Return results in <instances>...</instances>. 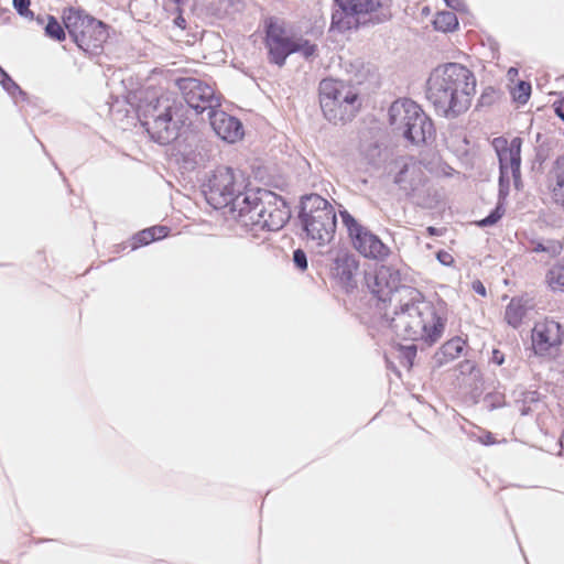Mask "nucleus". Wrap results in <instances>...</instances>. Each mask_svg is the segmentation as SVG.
Instances as JSON below:
<instances>
[{"label": "nucleus", "mask_w": 564, "mask_h": 564, "mask_svg": "<svg viewBox=\"0 0 564 564\" xmlns=\"http://www.w3.org/2000/svg\"><path fill=\"white\" fill-rule=\"evenodd\" d=\"M425 181L426 175L423 165L413 159L405 162L394 177V182L408 195L420 189Z\"/></svg>", "instance_id": "16"}, {"label": "nucleus", "mask_w": 564, "mask_h": 564, "mask_svg": "<svg viewBox=\"0 0 564 564\" xmlns=\"http://www.w3.org/2000/svg\"><path fill=\"white\" fill-rule=\"evenodd\" d=\"M107 37L106 24L93 18L89 26L85 30L84 42H76V44L86 52H94L102 46Z\"/></svg>", "instance_id": "21"}, {"label": "nucleus", "mask_w": 564, "mask_h": 564, "mask_svg": "<svg viewBox=\"0 0 564 564\" xmlns=\"http://www.w3.org/2000/svg\"><path fill=\"white\" fill-rule=\"evenodd\" d=\"M475 94L476 77L459 63L438 65L427 79L426 98L445 118H456L466 112Z\"/></svg>", "instance_id": "2"}, {"label": "nucleus", "mask_w": 564, "mask_h": 564, "mask_svg": "<svg viewBox=\"0 0 564 564\" xmlns=\"http://www.w3.org/2000/svg\"><path fill=\"white\" fill-rule=\"evenodd\" d=\"M3 73H6V72H4V70H3V68L0 66V75H1V76H3Z\"/></svg>", "instance_id": "49"}, {"label": "nucleus", "mask_w": 564, "mask_h": 564, "mask_svg": "<svg viewBox=\"0 0 564 564\" xmlns=\"http://www.w3.org/2000/svg\"><path fill=\"white\" fill-rule=\"evenodd\" d=\"M459 369L462 373H473L476 367L471 361L466 360L459 365Z\"/></svg>", "instance_id": "40"}, {"label": "nucleus", "mask_w": 564, "mask_h": 564, "mask_svg": "<svg viewBox=\"0 0 564 564\" xmlns=\"http://www.w3.org/2000/svg\"><path fill=\"white\" fill-rule=\"evenodd\" d=\"M465 340L460 337H454L447 340L442 347L435 352L433 360L437 367H442L445 364L459 357L465 348Z\"/></svg>", "instance_id": "23"}, {"label": "nucleus", "mask_w": 564, "mask_h": 564, "mask_svg": "<svg viewBox=\"0 0 564 564\" xmlns=\"http://www.w3.org/2000/svg\"><path fill=\"white\" fill-rule=\"evenodd\" d=\"M437 260L444 265H451L454 262L453 256L446 251H438Z\"/></svg>", "instance_id": "35"}, {"label": "nucleus", "mask_w": 564, "mask_h": 564, "mask_svg": "<svg viewBox=\"0 0 564 564\" xmlns=\"http://www.w3.org/2000/svg\"><path fill=\"white\" fill-rule=\"evenodd\" d=\"M208 120L216 134L229 143L236 142L243 135L241 122L219 108L210 112Z\"/></svg>", "instance_id": "15"}, {"label": "nucleus", "mask_w": 564, "mask_h": 564, "mask_svg": "<svg viewBox=\"0 0 564 564\" xmlns=\"http://www.w3.org/2000/svg\"><path fill=\"white\" fill-rule=\"evenodd\" d=\"M509 74H511V75L517 74V69H516V68H510V69H509Z\"/></svg>", "instance_id": "48"}, {"label": "nucleus", "mask_w": 564, "mask_h": 564, "mask_svg": "<svg viewBox=\"0 0 564 564\" xmlns=\"http://www.w3.org/2000/svg\"><path fill=\"white\" fill-rule=\"evenodd\" d=\"M45 34L59 42L65 40V31L54 17H48V22L45 26Z\"/></svg>", "instance_id": "28"}, {"label": "nucleus", "mask_w": 564, "mask_h": 564, "mask_svg": "<svg viewBox=\"0 0 564 564\" xmlns=\"http://www.w3.org/2000/svg\"><path fill=\"white\" fill-rule=\"evenodd\" d=\"M547 283L553 291L564 290V261L554 264L547 272Z\"/></svg>", "instance_id": "27"}, {"label": "nucleus", "mask_w": 564, "mask_h": 564, "mask_svg": "<svg viewBox=\"0 0 564 564\" xmlns=\"http://www.w3.org/2000/svg\"><path fill=\"white\" fill-rule=\"evenodd\" d=\"M138 112L141 124L160 144L176 140L185 124L184 105L171 91L147 88L140 98Z\"/></svg>", "instance_id": "3"}, {"label": "nucleus", "mask_w": 564, "mask_h": 564, "mask_svg": "<svg viewBox=\"0 0 564 564\" xmlns=\"http://www.w3.org/2000/svg\"><path fill=\"white\" fill-rule=\"evenodd\" d=\"M265 44L270 61L283 66L289 55L301 53L305 58L316 54L317 46L301 36H290L281 25L270 22L267 26Z\"/></svg>", "instance_id": "10"}, {"label": "nucleus", "mask_w": 564, "mask_h": 564, "mask_svg": "<svg viewBox=\"0 0 564 564\" xmlns=\"http://www.w3.org/2000/svg\"><path fill=\"white\" fill-rule=\"evenodd\" d=\"M380 149L377 144H371L369 152L366 153V158L370 163H375L377 158L379 156Z\"/></svg>", "instance_id": "37"}, {"label": "nucleus", "mask_w": 564, "mask_h": 564, "mask_svg": "<svg viewBox=\"0 0 564 564\" xmlns=\"http://www.w3.org/2000/svg\"><path fill=\"white\" fill-rule=\"evenodd\" d=\"M330 31L344 33L361 25L378 24L390 18L384 0H335Z\"/></svg>", "instance_id": "5"}, {"label": "nucleus", "mask_w": 564, "mask_h": 564, "mask_svg": "<svg viewBox=\"0 0 564 564\" xmlns=\"http://www.w3.org/2000/svg\"><path fill=\"white\" fill-rule=\"evenodd\" d=\"M175 23L178 25V26H182L184 28V23H185V20L182 18V17H178L175 19Z\"/></svg>", "instance_id": "45"}, {"label": "nucleus", "mask_w": 564, "mask_h": 564, "mask_svg": "<svg viewBox=\"0 0 564 564\" xmlns=\"http://www.w3.org/2000/svg\"><path fill=\"white\" fill-rule=\"evenodd\" d=\"M416 355V347L414 345L408 346L405 348V357L409 359L410 364H412L411 359Z\"/></svg>", "instance_id": "42"}, {"label": "nucleus", "mask_w": 564, "mask_h": 564, "mask_svg": "<svg viewBox=\"0 0 564 564\" xmlns=\"http://www.w3.org/2000/svg\"><path fill=\"white\" fill-rule=\"evenodd\" d=\"M219 3L228 13L238 12L245 6L243 0H219Z\"/></svg>", "instance_id": "32"}, {"label": "nucleus", "mask_w": 564, "mask_h": 564, "mask_svg": "<svg viewBox=\"0 0 564 564\" xmlns=\"http://www.w3.org/2000/svg\"><path fill=\"white\" fill-rule=\"evenodd\" d=\"M547 184L553 202L564 209V154L554 161L549 172Z\"/></svg>", "instance_id": "20"}, {"label": "nucleus", "mask_w": 564, "mask_h": 564, "mask_svg": "<svg viewBox=\"0 0 564 564\" xmlns=\"http://www.w3.org/2000/svg\"><path fill=\"white\" fill-rule=\"evenodd\" d=\"M175 85L187 106L197 113L207 111V116H209L212 111L220 107V98L216 95L214 87L198 78H178Z\"/></svg>", "instance_id": "12"}, {"label": "nucleus", "mask_w": 564, "mask_h": 564, "mask_svg": "<svg viewBox=\"0 0 564 564\" xmlns=\"http://www.w3.org/2000/svg\"><path fill=\"white\" fill-rule=\"evenodd\" d=\"M339 215L354 248L364 257L383 259L389 254V248L368 228L359 224L347 210Z\"/></svg>", "instance_id": "11"}, {"label": "nucleus", "mask_w": 564, "mask_h": 564, "mask_svg": "<svg viewBox=\"0 0 564 564\" xmlns=\"http://www.w3.org/2000/svg\"><path fill=\"white\" fill-rule=\"evenodd\" d=\"M473 290L477 293V294H480L482 296L486 295V288L484 286V284L480 282V281H475L473 283Z\"/></svg>", "instance_id": "41"}, {"label": "nucleus", "mask_w": 564, "mask_h": 564, "mask_svg": "<svg viewBox=\"0 0 564 564\" xmlns=\"http://www.w3.org/2000/svg\"><path fill=\"white\" fill-rule=\"evenodd\" d=\"M93 17L84 11L69 8L64 11L63 22L69 35L76 42H84L85 30L89 26Z\"/></svg>", "instance_id": "18"}, {"label": "nucleus", "mask_w": 564, "mask_h": 564, "mask_svg": "<svg viewBox=\"0 0 564 564\" xmlns=\"http://www.w3.org/2000/svg\"><path fill=\"white\" fill-rule=\"evenodd\" d=\"M307 237L317 246L329 243L336 230V213L333 205L317 194L302 197L299 215Z\"/></svg>", "instance_id": "7"}, {"label": "nucleus", "mask_w": 564, "mask_h": 564, "mask_svg": "<svg viewBox=\"0 0 564 564\" xmlns=\"http://www.w3.org/2000/svg\"><path fill=\"white\" fill-rule=\"evenodd\" d=\"M447 7L456 10V11H464L465 10V3L463 0H444Z\"/></svg>", "instance_id": "38"}, {"label": "nucleus", "mask_w": 564, "mask_h": 564, "mask_svg": "<svg viewBox=\"0 0 564 564\" xmlns=\"http://www.w3.org/2000/svg\"><path fill=\"white\" fill-rule=\"evenodd\" d=\"M427 232L431 235V236H434V235H441V231L440 229L435 228V227H427Z\"/></svg>", "instance_id": "43"}, {"label": "nucleus", "mask_w": 564, "mask_h": 564, "mask_svg": "<svg viewBox=\"0 0 564 564\" xmlns=\"http://www.w3.org/2000/svg\"><path fill=\"white\" fill-rule=\"evenodd\" d=\"M30 0H13V7L17 12L25 18L32 17L33 13L29 9Z\"/></svg>", "instance_id": "34"}, {"label": "nucleus", "mask_w": 564, "mask_h": 564, "mask_svg": "<svg viewBox=\"0 0 564 564\" xmlns=\"http://www.w3.org/2000/svg\"><path fill=\"white\" fill-rule=\"evenodd\" d=\"M447 312L445 302L432 303L426 301L419 290L404 288L400 292V302L394 308L393 316L386 315V322L395 336L432 345L444 333Z\"/></svg>", "instance_id": "1"}, {"label": "nucleus", "mask_w": 564, "mask_h": 564, "mask_svg": "<svg viewBox=\"0 0 564 564\" xmlns=\"http://www.w3.org/2000/svg\"><path fill=\"white\" fill-rule=\"evenodd\" d=\"M242 181L228 166H218L204 184V194L207 203L215 209L230 206L232 213L239 214L238 200L245 203L252 197V192H241Z\"/></svg>", "instance_id": "9"}, {"label": "nucleus", "mask_w": 564, "mask_h": 564, "mask_svg": "<svg viewBox=\"0 0 564 564\" xmlns=\"http://www.w3.org/2000/svg\"><path fill=\"white\" fill-rule=\"evenodd\" d=\"M293 262L296 268H299L301 271H304L307 269V258L305 252L302 249H296L293 252Z\"/></svg>", "instance_id": "33"}, {"label": "nucleus", "mask_w": 564, "mask_h": 564, "mask_svg": "<svg viewBox=\"0 0 564 564\" xmlns=\"http://www.w3.org/2000/svg\"><path fill=\"white\" fill-rule=\"evenodd\" d=\"M151 228H152L153 235L155 237V240L162 239V238L166 237L169 234V228L165 226H153Z\"/></svg>", "instance_id": "36"}, {"label": "nucleus", "mask_w": 564, "mask_h": 564, "mask_svg": "<svg viewBox=\"0 0 564 564\" xmlns=\"http://www.w3.org/2000/svg\"><path fill=\"white\" fill-rule=\"evenodd\" d=\"M0 83L3 89H6L8 94H10L12 97H15L17 94H19L20 96L24 95L19 85L7 73H3Z\"/></svg>", "instance_id": "30"}, {"label": "nucleus", "mask_w": 564, "mask_h": 564, "mask_svg": "<svg viewBox=\"0 0 564 564\" xmlns=\"http://www.w3.org/2000/svg\"><path fill=\"white\" fill-rule=\"evenodd\" d=\"M563 332L558 322L545 318L532 329V346L535 354L544 356L562 344Z\"/></svg>", "instance_id": "14"}, {"label": "nucleus", "mask_w": 564, "mask_h": 564, "mask_svg": "<svg viewBox=\"0 0 564 564\" xmlns=\"http://www.w3.org/2000/svg\"><path fill=\"white\" fill-rule=\"evenodd\" d=\"M433 23L435 29L442 32L453 31L458 25L457 17L449 11L438 12Z\"/></svg>", "instance_id": "26"}, {"label": "nucleus", "mask_w": 564, "mask_h": 564, "mask_svg": "<svg viewBox=\"0 0 564 564\" xmlns=\"http://www.w3.org/2000/svg\"><path fill=\"white\" fill-rule=\"evenodd\" d=\"M155 237L153 235L152 228H147L141 230L134 236V243L132 246V249L137 248L138 246L142 245H149L150 242L154 241Z\"/></svg>", "instance_id": "31"}, {"label": "nucleus", "mask_w": 564, "mask_h": 564, "mask_svg": "<svg viewBox=\"0 0 564 564\" xmlns=\"http://www.w3.org/2000/svg\"><path fill=\"white\" fill-rule=\"evenodd\" d=\"M389 123L392 130L412 144L425 143L434 134L432 120L411 99H398L389 108Z\"/></svg>", "instance_id": "6"}, {"label": "nucleus", "mask_w": 564, "mask_h": 564, "mask_svg": "<svg viewBox=\"0 0 564 564\" xmlns=\"http://www.w3.org/2000/svg\"><path fill=\"white\" fill-rule=\"evenodd\" d=\"M171 1L174 2L175 4H177L178 7L184 6L187 2V0H171Z\"/></svg>", "instance_id": "46"}, {"label": "nucleus", "mask_w": 564, "mask_h": 564, "mask_svg": "<svg viewBox=\"0 0 564 564\" xmlns=\"http://www.w3.org/2000/svg\"><path fill=\"white\" fill-rule=\"evenodd\" d=\"M358 267V261L354 254L343 252L335 259L333 273L344 286L354 288L356 285L355 275Z\"/></svg>", "instance_id": "19"}, {"label": "nucleus", "mask_w": 564, "mask_h": 564, "mask_svg": "<svg viewBox=\"0 0 564 564\" xmlns=\"http://www.w3.org/2000/svg\"><path fill=\"white\" fill-rule=\"evenodd\" d=\"M531 95V85L527 82H519L512 90L513 100L518 104H525Z\"/></svg>", "instance_id": "29"}, {"label": "nucleus", "mask_w": 564, "mask_h": 564, "mask_svg": "<svg viewBox=\"0 0 564 564\" xmlns=\"http://www.w3.org/2000/svg\"><path fill=\"white\" fill-rule=\"evenodd\" d=\"M500 171L510 172L514 185L520 182V164H521V139L514 138L509 145L498 151Z\"/></svg>", "instance_id": "17"}, {"label": "nucleus", "mask_w": 564, "mask_h": 564, "mask_svg": "<svg viewBox=\"0 0 564 564\" xmlns=\"http://www.w3.org/2000/svg\"><path fill=\"white\" fill-rule=\"evenodd\" d=\"M531 306L529 305L528 300H523L520 297H513L508 306L506 307L505 319L506 322L517 328L521 325L523 318L527 316V313Z\"/></svg>", "instance_id": "24"}, {"label": "nucleus", "mask_w": 564, "mask_h": 564, "mask_svg": "<svg viewBox=\"0 0 564 564\" xmlns=\"http://www.w3.org/2000/svg\"><path fill=\"white\" fill-rule=\"evenodd\" d=\"M319 102L325 118L335 124L351 120L359 108L354 87L333 78L319 83Z\"/></svg>", "instance_id": "8"}, {"label": "nucleus", "mask_w": 564, "mask_h": 564, "mask_svg": "<svg viewBox=\"0 0 564 564\" xmlns=\"http://www.w3.org/2000/svg\"><path fill=\"white\" fill-rule=\"evenodd\" d=\"M555 112L564 121V109H563V107L562 106L556 107Z\"/></svg>", "instance_id": "44"}, {"label": "nucleus", "mask_w": 564, "mask_h": 564, "mask_svg": "<svg viewBox=\"0 0 564 564\" xmlns=\"http://www.w3.org/2000/svg\"><path fill=\"white\" fill-rule=\"evenodd\" d=\"M562 246L555 240H531L528 250L536 253H545L546 258H553L561 252Z\"/></svg>", "instance_id": "25"}, {"label": "nucleus", "mask_w": 564, "mask_h": 564, "mask_svg": "<svg viewBox=\"0 0 564 564\" xmlns=\"http://www.w3.org/2000/svg\"><path fill=\"white\" fill-rule=\"evenodd\" d=\"M512 176L510 172L500 171L499 175V203L496 208L484 219L479 221L480 227L495 225L505 214L503 200L509 193V185Z\"/></svg>", "instance_id": "22"}, {"label": "nucleus", "mask_w": 564, "mask_h": 564, "mask_svg": "<svg viewBox=\"0 0 564 564\" xmlns=\"http://www.w3.org/2000/svg\"><path fill=\"white\" fill-rule=\"evenodd\" d=\"M367 284L371 293L382 302H386L388 299L391 301L390 295L397 293L399 303L400 292L405 288L400 286V271L392 265H380L372 276H367Z\"/></svg>", "instance_id": "13"}, {"label": "nucleus", "mask_w": 564, "mask_h": 564, "mask_svg": "<svg viewBox=\"0 0 564 564\" xmlns=\"http://www.w3.org/2000/svg\"><path fill=\"white\" fill-rule=\"evenodd\" d=\"M236 206L240 207L237 220L251 230L276 231L290 217L286 203L270 191L252 192V197L246 203L238 200Z\"/></svg>", "instance_id": "4"}, {"label": "nucleus", "mask_w": 564, "mask_h": 564, "mask_svg": "<svg viewBox=\"0 0 564 564\" xmlns=\"http://www.w3.org/2000/svg\"><path fill=\"white\" fill-rule=\"evenodd\" d=\"M503 361H505L503 354L498 349L492 350L491 362L496 364L498 366H501L503 364Z\"/></svg>", "instance_id": "39"}, {"label": "nucleus", "mask_w": 564, "mask_h": 564, "mask_svg": "<svg viewBox=\"0 0 564 564\" xmlns=\"http://www.w3.org/2000/svg\"><path fill=\"white\" fill-rule=\"evenodd\" d=\"M509 74H511V75L517 74V69H516V68H510V69H509Z\"/></svg>", "instance_id": "47"}]
</instances>
